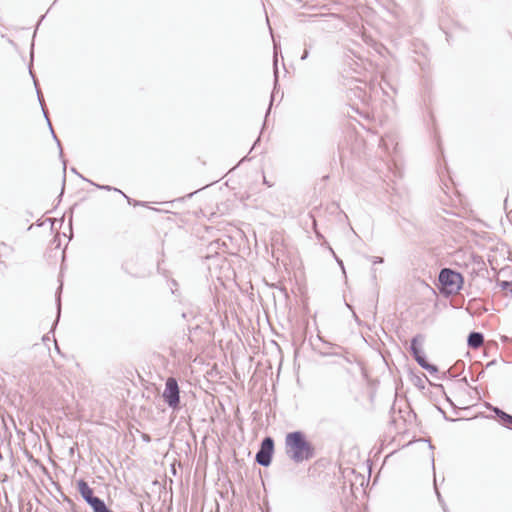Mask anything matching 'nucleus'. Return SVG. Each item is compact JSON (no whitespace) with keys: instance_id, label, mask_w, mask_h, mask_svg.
<instances>
[{"instance_id":"6e6552de","label":"nucleus","mask_w":512,"mask_h":512,"mask_svg":"<svg viewBox=\"0 0 512 512\" xmlns=\"http://www.w3.org/2000/svg\"><path fill=\"white\" fill-rule=\"evenodd\" d=\"M37 97H38V100H39V102L41 104V107H42V110H43V114H44V116H45V118L47 120L48 126L50 128L51 133H52V136H53L54 140L57 142V145L59 147L60 156H62L63 150H62V147H61V143L58 140L56 134L54 133V130H53L52 125H51V122H50V120L48 118V113H47V111L44 108V98H43V95H42V93L40 92L39 89H37Z\"/></svg>"},{"instance_id":"bb28decb","label":"nucleus","mask_w":512,"mask_h":512,"mask_svg":"<svg viewBox=\"0 0 512 512\" xmlns=\"http://www.w3.org/2000/svg\"><path fill=\"white\" fill-rule=\"evenodd\" d=\"M247 159H248V156H245V157H243V159L241 160V162H243V161H245V160H247Z\"/></svg>"},{"instance_id":"c756f323","label":"nucleus","mask_w":512,"mask_h":512,"mask_svg":"<svg viewBox=\"0 0 512 512\" xmlns=\"http://www.w3.org/2000/svg\"><path fill=\"white\" fill-rule=\"evenodd\" d=\"M49 338L47 336L43 337V341L48 340Z\"/></svg>"},{"instance_id":"412c9836","label":"nucleus","mask_w":512,"mask_h":512,"mask_svg":"<svg viewBox=\"0 0 512 512\" xmlns=\"http://www.w3.org/2000/svg\"><path fill=\"white\" fill-rule=\"evenodd\" d=\"M130 204H133V205H135V206H136V205H142V203H141V202H139V201H135V200H132V199H131V203H130Z\"/></svg>"},{"instance_id":"ddd939ff","label":"nucleus","mask_w":512,"mask_h":512,"mask_svg":"<svg viewBox=\"0 0 512 512\" xmlns=\"http://www.w3.org/2000/svg\"><path fill=\"white\" fill-rule=\"evenodd\" d=\"M304 45H305V49L303 51V54L301 55V60L302 61L306 60L308 58V56H309V48H310V46L308 47L306 43Z\"/></svg>"},{"instance_id":"dca6fc26","label":"nucleus","mask_w":512,"mask_h":512,"mask_svg":"<svg viewBox=\"0 0 512 512\" xmlns=\"http://www.w3.org/2000/svg\"><path fill=\"white\" fill-rule=\"evenodd\" d=\"M436 493H437L438 500H439V502L441 503V505H442L443 509H444V510H446V509H445L444 504L442 503L441 495H440V493L438 492V490H437V489H436Z\"/></svg>"},{"instance_id":"5701e85b","label":"nucleus","mask_w":512,"mask_h":512,"mask_svg":"<svg viewBox=\"0 0 512 512\" xmlns=\"http://www.w3.org/2000/svg\"><path fill=\"white\" fill-rule=\"evenodd\" d=\"M122 269H123L125 272H128L127 267H126V264H123V265H122Z\"/></svg>"},{"instance_id":"f3484780","label":"nucleus","mask_w":512,"mask_h":512,"mask_svg":"<svg viewBox=\"0 0 512 512\" xmlns=\"http://www.w3.org/2000/svg\"><path fill=\"white\" fill-rule=\"evenodd\" d=\"M273 99H274V97H273V95H272V96H271L270 105H269V107H268V109H267V112H266V117L269 115V113H270V111H271V105H272Z\"/></svg>"},{"instance_id":"9b49d317","label":"nucleus","mask_w":512,"mask_h":512,"mask_svg":"<svg viewBox=\"0 0 512 512\" xmlns=\"http://www.w3.org/2000/svg\"><path fill=\"white\" fill-rule=\"evenodd\" d=\"M499 286L502 290L507 291L512 296V281H501Z\"/></svg>"},{"instance_id":"f8f14e48","label":"nucleus","mask_w":512,"mask_h":512,"mask_svg":"<svg viewBox=\"0 0 512 512\" xmlns=\"http://www.w3.org/2000/svg\"><path fill=\"white\" fill-rule=\"evenodd\" d=\"M62 289V285L59 286L58 291L56 293V301H57V319H59L60 316V309H61V303H60V292ZM58 320H56L57 322Z\"/></svg>"},{"instance_id":"9d476101","label":"nucleus","mask_w":512,"mask_h":512,"mask_svg":"<svg viewBox=\"0 0 512 512\" xmlns=\"http://www.w3.org/2000/svg\"><path fill=\"white\" fill-rule=\"evenodd\" d=\"M89 183H91L92 185L96 186L98 189H101V190H106V191H115V192H118L120 193L121 195H123V197H125L128 201V203H131V198L128 197L125 193H123L121 190L115 188V187H112V186H109V185H99V184H96L92 181H89Z\"/></svg>"},{"instance_id":"c85d7f7f","label":"nucleus","mask_w":512,"mask_h":512,"mask_svg":"<svg viewBox=\"0 0 512 512\" xmlns=\"http://www.w3.org/2000/svg\"><path fill=\"white\" fill-rule=\"evenodd\" d=\"M71 171H72L73 173H77V171H76V169H75V168H72V169H71Z\"/></svg>"},{"instance_id":"cd10ccee","label":"nucleus","mask_w":512,"mask_h":512,"mask_svg":"<svg viewBox=\"0 0 512 512\" xmlns=\"http://www.w3.org/2000/svg\"><path fill=\"white\" fill-rule=\"evenodd\" d=\"M258 141H259V138L256 140V142H255V143H253V147H252V148H254V147L256 146V143H257Z\"/></svg>"},{"instance_id":"a211bd4d","label":"nucleus","mask_w":512,"mask_h":512,"mask_svg":"<svg viewBox=\"0 0 512 512\" xmlns=\"http://www.w3.org/2000/svg\"><path fill=\"white\" fill-rule=\"evenodd\" d=\"M63 166H64V173L66 172V163L65 161L63 162ZM65 184V176L63 177V185ZM62 191H64V186L62 187ZM63 192H61L62 194Z\"/></svg>"},{"instance_id":"4be33fe9","label":"nucleus","mask_w":512,"mask_h":512,"mask_svg":"<svg viewBox=\"0 0 512 512\" xmlns=\"http://www.w3.org/2000/svg\"><path fill=\"white\" fill-rule=\"evenodd\" d=\"M76 174H77V176H80L83 180H85V181H87V182H89V181H90V180H88V179H86V178L82 177V176L80 175V173H76Z\"/></svg>"},{"instance_id":"20e7f679","label":"nucleus","mask_w":512,"mask_h":512,"mask_svg":"<svg viewBox=\"0 0 512 512\" xmlns=\"http://www.w3.org/2000/svg\"><path fill=\"white\" fill-rule=\"evenodd\" d=\"M77 490L82 499L90 506L93 512H98L106 505L103 499L94 495L93 489L84 479L77 481Z\"/></svg>"},{"instance_id":"b1692460","label":"nucleus","mask_w":512,"mask_h":512,"mask_svg":"<svg viewBox=\"0 0 512 512\" xmlns=\"http://www.w3.org/2000/svg\"><path fill=\"white\" fill-rule=\"evenodd\" d=\"M495 363V361H490L488 364H487V367H490V366H493V364Z\"/></svg>"},{"instance_id":"393cba45","label":"nucleus","mask_w":512,"mask_h":512,"mask_svg":"<svg viewBox=\"0 0 512 512\" xmlns=\"http://www.w3.org/2000/svg\"><path fill=\"white\" fill-rule=\"evenodd\" d=\"M264 183H265L266 185H268L269 187L271 186V184H269V183H268V180H266V178H265V177H264Z\"/></svg>"},{"instance_id":"7c9ffc66","label":"nucleus","mask_w":512,"mask_h":512,"mask_svg":"<svg viewBox=\"0 0 512 512\" xmlns=\"http://www.w3.org/2000/svg\"><path fill=\"white\" fill-rule=\"evenodd\" d=\"M297 2H301V0H296Z\"/></svg>"},{"instance_id":"f257e3e1","label":"nucleus","mask_w":512,"mask_h":512,"mask_svg":"<svg viewBox=\"0 0 512 512\" xmlns=\"http://www.w3.org/2000/svg\"><path fill=\"white\" fill-rule=\"evenodd\" d=\"M285 453L294 463L308 461L315 456V449L304 432L297 430L287 433Z\"/></svg>"},{"instance_id":"6ab92c4d","label":"nucleus","mask_w":512,"mask_h":512,"mask_svg":"<svg viewBox=\"0 0 512 512\" xmlns=\"http://www.w3.org/2000/svg\"><path fill=\"white\" fill-rule=\"evenodd\" d=\"M274 70H275V82H277V60L274 61Z\"/></svg>"},{"instance_id":"f03ea898","label":"nucleus","mask_w":512,"mask_h":512,"mask_svg":"<svg viewBox=\"0 0 512 512\" xmlns=\"http://www.w3.org/2000/svg\"><path fill=\"white\" fill-rule=\"evenodd\" d=\"M439 290L445 296L456 295L462 289L464 277L451 268H442L438 275Z\"/></svg>"},{"instance_id":"7ed1b4c3","label":"nucleus","mask_w":512,"mask_h":512,"mask_svg":"<svg viewBox=\"0 0 512 512\" xmlns=\"http://www.w3.org/2000/svg\"><path fill=\"white\" fill-rule=\"evenodd\" d=\"M424 340L425 336L422 334L414 336L410 343V353L421 368L428 371L430 374H436L438 372V367L427 361V357L421 348Z\"/></svg>"},{"instance_id":"aec40b11","label":"nucleus","mask_w":512,"mask_h":512,"mask_svg":"<svg viewBox=\"0 0 512 512\" xmlns=\"http://www.w3.org/2000/svg\"><path fill=\"white\" fill-rule=\"evenodd\" d=\"M171 285H172L171 286L172 293H174L173 287H177L178 284H177V282L175 280H172L171 281Z\"/></svg>"},{"instance_id":"0eeeda50","label":"nucleus","mask_w":512,"mask_h":512,"mask_svg":"<svg viewBox=\"0 0 512 512\" xmlns=\"http://www.w3.org/2000/svg\"><path fill=\"white\" fill-rule=\"evenodd\" d=\"M488 408L495 414V416L498 418V420L504 427L511 429L512 415L508 414L507 412L503 411L502 409L496 406L489 405Z\"/></svg>"},{"instance_id":"a878e982","label":"nucleus","mask_w":512,"mask_h":512,"mask_svg":"<svg viewBox=\"0 0 512 512\" xmlns=\"http://www.w3.org/2000/svg\"><path fill=\"white\" fill-rule=\"evenodd\" d=\"M461 381H463L466 385H468V381H467L466 377H464Z\"/></svg>"},{"instance_id":"39448f33","label":"nucleus","mask_w":512,"mask_h":512,"mask_svg":"<svg viewBox=\"0 0 512 512\" xmlns=\"http://www.w3.org/2000/svg\"><path fill=\"white\" fill-rule=\"evenodd\" d=\"M162 397L171 409L177 410L180 408V389L174 377L167 378Z\"/></svg>"},{"instance_id":"4468645a","label":"nucleus","mask_w":512,"mask_h":512,"mask_svg":"<svg viewBox=\"0 0 512 512\" xmlns=\"http://www.w3.org/2000/svg\"><path fill=\"white\" fill-rule=\"evenodd\" d=\"M370 260L372 261L373 264L383 263L384 261L383 258L379 256H371Z\"/></svg>"},{"instance_id":"1a4fd4ad","label":"nucleus","mask_w":512,"mask_h":512,"mask_svg":"<svg viewBox=\"0 0 512 512\" xmlns=\"http://www.w3.org/2000/svg\"><path fill=\"white\" fill-rule=\"evenodd\" d=\"M484 342V336L480 332H471L467 338V345L472 349H477L482 346Z\"/></svg>"},{"instance_id":"423d86ee","label":"nucleus","mask_w":512,"mask_h":512,"mask_svg":"<svg viewBox=\"0 0 512 512\" xmlns=\"http://www.w3.org/2000/svg\"><path fill=\"white\" fill-rule=\"evenodd\" d=\"M274 454V440L270 436H266L261 441L259 450L255 455V462L263 467H268Z\"/></svg>"},{"instance_id":"2eb2a0df","label":"nucleus","mask_w":512,"mask_h":512,"mask_svg":"<svg viewBox=\"0 0 512 512\" xmlns=\"http://www.w3.org/2000/svg\"><path fill=\"white\" fill-rule=\"evenodd\" d=\"M333 254H335L333 251H332ZM337 263L339 264V266L341 267V269L344 271V264H343V261L341 259H339L336 255H334Z\"/></svg>"}]
</instances>
